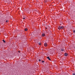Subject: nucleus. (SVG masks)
Segmentation results:
<instances>
[{"mask_svg": "<svg viewBox=\"0 0 75 75\" xmlns=\"http://www.w3.org/2000/svg\"><path fill=\"white\" fill-rule=\"evenodd\" d=\"M64 27L63 26H59L57 28L59 30H61V29H63Z\"/></svg>", "mask_w": 75, "mask_h": 75, "instance_id": "1", "label": "nucleus"}, {"mask_svg": "<svg viewBox=\"0 0 75 75\" xmlns=\"http://www.w3.org/2000/svg\"><path fill=\"white\" fill-rule=\"evenodd\" d=\"M47 58L48 59V60H49L50 61H51V59L50 58V57L49 56L47 57Z\"/></svg>", "mask_w": 75, "mask_h": 75, "instance_id": "2", "label": "nucleus"}, {"mask_svg": "<svg viewBox=\"0 0 75 75\" xmlns=\"http://www.w3.org/2000/svg\"><path fill=\"white\" fill-rule=\"evenodd\" d=\"M44 46L45 47H47V44L46 43H44Z\"/></svg>", "mask_w": 75, "mask_h": 75, "instance_id": "3", "label": "nucleus"}, {"mask_svg": "<svg viewBox=\"0 0 75 75\" xmlns=\"http://www.w3.org/2000/svg\"><path fill=\"white\" fill-rule=\"evenodd\" d=\"M68 55V54L67 53H64V56H65V57H67Z\"/></svg>", "mask_w": 75, "mask_h": 75, "instance_id": "4", "label": "nucleus"}, {"mask_svg": "<svg viewBox=\"0 0 75 75\" xmlns=\"http://www.w3.org/2000/svg\"><path fill=\"white\" fill-rule=\"evenodd\" d=\"M45 33H43L42 35V37H45Z\"/></svg>", "mask_w": 75, "mask_h": 75, "instance_id": "5", "label": "nucleus"}, {"mask_svg": "<svg viewBox=\"0 0 75 75\" xmlns=\"http://www.w3.org/2000/svg\"><path fill=\"white\" fill-rule=\"evenodd\" d=\"M24 30L25 31H27L28 30V29H27V28H26Z\"/></svg>", "mask_w": 75, "mask_h": 75, "instance_id": "6", "label": "nucleus"}, {"mask_svg": "<svg viewBox=\"0 0 75 75\" xmlns=\"http://www.w3.org/2000/svg\"><path fill=\"white\" fill-rule=\"evenodd\" d=\"M4 42V43H6V41L4 40H2Z\"/></svg>", "mask_w": 75, "mask_h": 75, "instance_id": "7", "label": "nucleus"}, {"mask_svg": "<svg viewBox=\"0 0 75 75\" xmlns=\"http://www.w3.org/2000/svg\"><path fill=\"white\" fill-rule=\"evenodd\" d=\"M61 51H64V49H61Z\"/></svg>", "mask_w": 75, "mask_h": 75, "instance_id": "8", "label": "nucleus"}, {"mask_svg": "<svg viewBox=\"0 0 75 75\" xmlns=\"http://www.w3.org/2000/svg\"><path fill=\"white\" fill-rule=\"evenodd\" d=\"M39 45H41V43L39 42Z\"/></svg>", "mask_w": 75, "mask_h": 75, "instance_id": "9", "label": "nucleus"}, {"mask_svg": "<svg viewBox=\"0 0 75 75\" xmlns=\"http://www.w3.org/2000/svg\"><path fill=\"white\" fill-rule=\"evenodd\" d=\"M42 63H43V62H44V61H42Z\"/></svg>", "mask_w": 75, "mask_h": 75, "instance_id": "10", "label": "nucleus"}, {"mask_svg": "<svg viewBox=\"0 0 75 75\" xmlns=\"http://www.w3.org/2000/svg\"><path fill=\"white\" fill-rule=\"evenodd\" d=\"M72 75H75V73H73Z\"/></svg>", "mask_w": 75, "mask_h": 75, "instance_id": "11", "label": "nucleus"}, {"mask_svg": "<svg viewBox=\"0 0 75 75\" xmlns=\"http://www.w3.org/2000/svg\"><path fill=\"white\" fill-rule=\"evenodd\" d=\"M73 31V33H75V30H74Z\"/></svg>", "mask_w": 75, "mask_h": 75, "instance_id": "12", "label": "nucleus"}, {"mask_svg": "<svg viewBox=\"0 0 75 75\" xmlns=\"http://www.w3.org/2000/svg\"><path fill=\"white\" fill-rule=\"evenodd\" d=\"M7 22H8V20H6V23H7Z\"/></svg>", "mask_w": 75, "mask_h": 75, "instance_id": "13", "label": "nucleus"}, {"mask_svg": "<svg viewBox=\"0 0 75 75\" xmlns=\"http://www.w3.org/2000/svg\"><path fill=\"white\" fill-rule=\"evenodd\" d=\"M39 61H41V60L40 59L39 60Z\"/></svg>", "mask_w": 75, "mask_h": 75, "instance_id": "14", "label": "nucleus"}, {"mask_svg": "<svg viewBox=\"0 0 75 75\" xmlns=\"http://www.w3.org/2000/svg\"><path fill=\"white\" fill-rule=\"evenodd\" d=\"M23 20H24V19H25V18H23Z\"/></svg>", "mask_w": 75, "mask_h": 75, "instance_id": "15", "label": "nucleus"}, {"mask_svg": "<svg viewBox=\"0 0 75 75\" xmlns=\"http://www.w3.org/2000/svg\"><path fill=\"white\" fill-rule=\"evenodd\" d=\"M45 29H46V30H47V28H45Z\"/></svg>", "mask_w": 75, "mask_h": 75, "instance_id": "16", "label": "nucleus"}, {"mask_svg": "<svg viewBox=\"0 0 75 75\" xmlns=\"http://www.w3.org/2000/svg\"><path fill=\"white\" fill-rule=\"evenodd\" d=\"M1 48V46H0V48Z\"/></svg>", "mask_w": 75, "mask_h": 75, "instance_id": "17", "label": "nucleus"}, {"mask_svg": "<svg viewBox=\"0 0 75 75\" xmlns=\"http://www.w3.org/2000/svg\"><path fill=\"white\" fill-rule=\"evenodd\" d=\"M18 52H20V51H18Z\"/></svg>", "mask_w": 75, "mask_h": 75, "instance_id": "18", "label": "nucleus"}]
</instances>
